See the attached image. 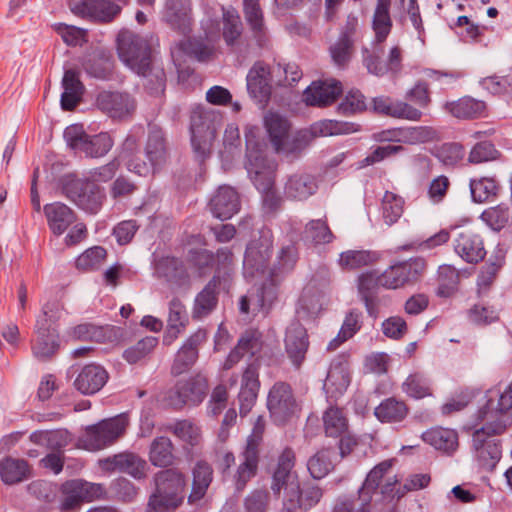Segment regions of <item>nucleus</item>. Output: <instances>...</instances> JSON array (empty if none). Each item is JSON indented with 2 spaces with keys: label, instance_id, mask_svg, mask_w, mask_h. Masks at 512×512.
<instances>
[{
  "label": "nucleus",
  "instance_id": "nucleus-1",
  "mask_svg": "<svg viewBox=\"0 0 512 512\" xmlns=\"http://www.w3.org/2000/svg\"><path fill=\"white\" fill-rule=\"evenodd\" d=\"M426 267L425 258L412 257L406 261L394 262L380 274L375 270L360 274L357 279L358 296L363 302L368 316L373 319L379 316L381 287L398 289L414 285L421 280Z\"/></svg>",
  "mask_w": 512,
  "mask_h": 512
},
{
  "label": "nucleus",
  "instance_id": "nucleus-50",
  "mask_svg": "<svg viewBox=\"0 0 512 512\" xmlns=\"http://www.w3.org/2000/svg\"><path fill=\"white\" fill-rule=\"evenodd\" d=\"M425 127H414L410 129L404 128H390L373 133L372 138L374 141L383 142H401L403 138H411L418 141H424L426 133Z\"/></svg>",
  "mask_w": 512,
  "mask_h": 512
},
{
  "label": "nucleus",
  "instance_id": "nucleus-59",
  "mask_svg": "<svg viewBox=\"0 0 512 512\" xmlns=\"http://www.w3.org/2000/svg\"><path fill=\"white\" fill-rule=\"evenodd\" d=\"M375 261L374 253L366 250H347L340 254L339 264L345 269H359Z\"/></svg>",
  "mask_w": 512,
  "mask_h": 512
},
{
  "label": "nucleus",
  "instance_id": "nucleus-45",
  "mask_svg": "<svg viewBox=\"0 0 512 512\" xmlns=\"http://www.w3.org/2000/svg\"><path fill=\"white\" fill-rule=\"evenodd\" d=\"M480 421L473 427L472 442L490 440L491 437L503 434L508 423L504 418H478Z\"/></svg>",
  "mask_w": 512,
  "mask_h": 512
},
{
  "label": "nucleus",
  "instance_id": "nucleus-53",
  "mask_svg": "<svg viewBox=\"0 0 512 512\" xmlns=\"http://www.w3.org/2000/svg\"><path fill=\"white\" fill-rule=\"evenodd\" d=\"M502 153L496 148L495 144L490 140L477 142L468 154V163L477 165L486 162L499 160Z\"/></svg>",
  "mask_w": 512,
  "mask_h": 512
},
{
  "label": "nucleus",
  "instance_id": "nucleus-2",
  "mask_svg": "<svg viewBox=\"0 0 512 512\" xmlns=\"http://www.w3.org/2000/svg\"><path fill=\"white\" fill-rule=\"evenodd\" d=\"M117 51L122 60L131 70L144 77H155L156 89H164L166 74L164 69H156L152 65L149 43L140 35L121 31L117 36Z\"/></svg>",
  "mask_w": 512,
  "mask_h": 512
},
{
  "label": "nucleus",
  "instance_id": "nucleus-36",
  "mask_svg": "<svg viewBox=\"0 0 512 512\" xmlns=\"http://www.w3.org/2000/svg\"><path fill=\"white\" fill-rule=\"evenodd\" d=\"M213 468L205 460H198L192 469V490L188 496L189 503H196L204 498L213 481Z\"/></svg>",
  "mask_w": 512,
  "mask_h": 512
},
{
  "label": "nucleus",
  "instance_id": "nucleus-54",
  "mask_svg": "<svg viewBox=\"0 0 512 512\" xmlns=\"http://www.w3.org/2000/svg\"><path fill=\"white\" fill-rule=\"evenodd\" d=\"M157 345V337L146 336L135 345L126 348L122 353V358L129 364H136L151 354Z\"/></svg>",
  "mask_w": 512,
  "mask_h": 512
},
{
  "label": "nucleus",
  "instance_id": "nucleus-32",
  "mask_svg": "<svg viewBox=\"0 0 512 512\" xmlns=\"http://www.w3.org/2000/svg\"><path fill=\"white\" fill-rule=\"evenodd\" d=\"M454 247L455 252L469 264H478L487 254L482 237L472 231L459 233Z\"/></svg>",
  "mask_w": 512,
  "mask_h": 512
},
{
  "label": "nucleus",
  "instance_id": "nucleus-43",
  "mask_svg": "<svg viewBox=\"0 0 512 512\" xmlns=\"http://www.w3.org/2000/svg\"><path fill=\"white\" fill-rule=\"evenodd\" d=\"M149 461L153 466L161 468L173 464V444L169 438L160 436L153 440L149 449Z\"/></svg>",
  "mask_w": 512,
  "mask_h": 512
},
{
  "label": "nucleus",
  "instance_id": "nucleus-37",
  "mask_svg": "<svg viewBox=\"0 0 512 512\" xmlns=\"http://www.w3.org/2000/svg\"><path fill=\"white\" fill-rule=\"evenodd\" d=\"M423 440L447 455H452L458 448V434L453 429L435 427L422 434Z\"/></svg>",
  "mask_w": 512,
  "mask_h": 512
},
{
  "label": "nucleus",
  "instance_id": "nucleus-17",
  "mask_svg": "<svg viewBox=\"0 0 512 512\" xmlns=\"http://www.w3.org/2000/svg\"><path fill=\"white\" fill-rule=\"evenodd\" d=\"M310 347L309 334L306 327L298 319H294L286 328L284 348L288 359L296 369H300Z\"/></svg>",
  "mask_w": 512,
  "mask_h": 512
},
{
  "label": "nucleus",
  "instance_id": "nucleus-30",
  "mask_svg": "<svg viewBox=\"0 0 512 512\" xmlns=\"http://www.w3.org/2000/svg\"><path fill=\"white\" fill-rule=\"evenodd\" d=\"M61 84L63 88L60 98L61 108L64 111H73L82 101L85 92L79 70L76 68L65 70Z\"/></svg>",
  "mask_w": 512,
  "mask_h": 512
},
{
  "label": "nucleus",
  "instance_id": "nucleus-20",
  "mask_svg": "<svg viewBox=\"0 0 512 512\" xmlns=\"http://www.w3.org/2000/svg\"><path fill=\"white\" fill-rule=\"evenodd\" d=\"M95 104L99 110L113 119H125L135 111L134 98L127 92L101 91Z\"/></svg>",
  "mask_w": 512,
  "mask_h": 512
},
{
  "label": "nucleus",
  "instance_id": "nucleus-52",
  "mask_svg": "<svg viewBox=\"0 0 512 512\" xmlns=\"http://www.w3.org/2000/svg\"><path fill=\"white\" fill-rule=\"evenodd\" d=\"M333 454V450L324 448L309 458L307 469L313 479L320 480L333 470L334 465L331 459Z\"/></svg>",
  "mask_w": 512,
  "mask_h": 512
},
{
  "label": "nucleus",
  "instance_id": "nucleus-7",
  "mask_svg": "<svg viewBox=\"0 0 512 512\" xmlns=\"http://www.w3.org/2000/svg\"><path fill=\"white\" fill-rule=\"evenodd\" d=\"M67 146L75 153H84L89 158L105 156L113 147L114 141L108 132L88 134L83 124L67 126L63 132Z\"/></svg>",
  "mask_w": 512,
  "mask_h": 512
},
{
  "label": "nucleus",
  "instance_id": "nucleus-3",
  "mask_svg": "<svg viewBox=\"0 0 512 512\" xmlns=\"http://www.w3.org/2000/svg\"><path fill=\"white\" fill-rule=\"evenodd\" d=\"M223 124V114L203 105L195 106L190 114L191 146L195 161L202 166L211 155V147Z\"/></svg>",
  "mask_w": 512,
  "mask_h": 512
},
{
  "label": "nucleus",
  "instance_id": "nucleus-28",
  "mask_svg": "<svg viewBox=\"0 0 512 512\" xmlns=\"http://www.w3.org/2000/svg\"><path fill=\"white\" fill-rule=\"evenodd\" d=\"M444 110L459 120H477L488 116L487 104L483 100L466 95L454 101H447Z\"/></svg>",
  "mask_w": 512,
  "mask_h": 512
},
{
  "label": "nucleus",
  "instance_id": "nucleus-10",
  "mask_svg": "<svg viewBox=\"0 0 512 512\" xmlns=\"http://www.w3.org/2000/svg\"><path fill=\"white\" fill-rule=\"evenodd\" d=\"M273 240L272 230L264 226L258 230V237L254 236L248 242L243 260L246 275L254 277L266 272L273 255Z\"/></svg>",
  "mask_w": 512,
  "mask_h": 512
},
{
  "label": "nucleus",
  "instance_id": "nucleus-29",
  "mask_svg": "<svg viewBox=\"0 0 512 512\" xmlns=\"http://www.w3.org/2000/svg\"><path fill=\"white\" fill-rule=\"evenodd\" d=\"M190 14V0H166L163 10V20L173 30L182 35H188L191 32Z\"/></svg>",
  "mask_w": 512,
  "mask_h": 512
},
{
  "label": "nucleus",
  "instance_id": "nucleus-6",
  "mask_svg": "<svg viewBox=\"0 0 512 512\" xmlns=\"http://www.w3.org/2000/svg\"><path fill=\"white\" fill-rule=\"evenodd\" d=\"M392 465V460H384L377 464L367 474L357 496L339 497L333 507V512H371L373 495Z\"/></svg>",
  "mask_w": 512,
  "mask_h": 512
},
{
  "label": "nucleus",
  "instance_id": "nucleus-63",
  "mask_svg": "<svg viewBox=\"0 0 512 512\" xmlns=\"http://www.w3.org/2000/svg\"><path fill=\"white\" fill-rule=\"evenodd\" d=\"M107 257V251L102 246H93L85 250L76 259V268L83 271L99 268Z\"/></svg>",
  "mask_w": 512,
  "mask_h": 512
},
{
  "label": "nucleus",
  "instance_id": "nucleus-33",
  "mask_svg": "<svg viewBox=\"0 0 512 512\" xmlns=\"http://www.w3.org/2000/svg\"><path fill=\"white\" fill-rule=\"evenodd\" d=\"M81 65L90 77L99 80H110L113 77L114 59L106 50L98 49L86 55Z\"/></svg>",
  "mask_w": 512,
  "mask_h": 512
},
{
  "label": "nucleus",
  "instance_id": "nucleus-40",
  "mask_svg": "<svg viewBox=\"0 0 512 512\" xmlns=\"http://www.w3.org/2000/svg\"><path fill=\"white\" fill-rule=\"evenodd\" d=\"M245 168L259 192L275 187V171L268 159L254 164H246Z\"/></svg>",
  "mask_w": 512,
  "mask_h": 512
},
{
  "label": "nucleus",
  "instance_id": "nucleus-42",
  "mask_svg": "<svg viewBox=\"0 0 512 512\" xmlns=\"http://www.w3.org/2000/svg\"><path fill=\"white\" fill-rule=\"evenodd\" d=\"M469 188L472 201L484 203L495 199L501 187L495 177H480L470 179Z\"/></svg>",
  "mask_w": 512,
  "mask_h": 512
},
{
  "label": "nucleus",
  "instance_id": "nucleus-12",
  "mask_svg": "<svg viewBox=\"0 0 512 512\" xmlns=\"http://www.w3.org/2000/svg\"><path fill=\"white\" fill-rule=\"evenodd\" d=\"M128 0H69L72 13L96 23H110L127 5Z\"/></svg>",
  "mask_w": 512,
  "mask_h": 512
},
{
  "label": "nucleus",
  "instance_id": "nucleus-11",
  "mask_svg": "<svg viewBox=\"0 0 512 512\" xmlns=\"http://www.w3.org/2000/svg\"><path fill=\"white\" fill-rule=\"evenodd\" d=\"M60 510L63 512L79 509L82 503L106 498V488L101 483L83 479H72L62 483Z\"/></svg>",
  "mask_w": 512,
  "mask_h": 512
},
{
  "label": "nucleus",
  "instance_id": "nucleus-62",
  "mask_svg": "<svg viewBox=\"0 0 512 512\" xmlns=\"http://www.w3.org/2000/svg\"><path fill=\"white\" fill-rule=\"evenodd\" d=\"M305 234L315 245L331 243L335 238L327 222L322 219L309 221L305 227Z\"/></svg>",
  "mask_w": 512,
  "mask_h": 512
},
{
  "label": "nucleus",
  "instance_id": "nucleus-35",
  "mask_svg": "<svg viewBox=\"0 0 512 512\" xmlns=\"http://www.w3.org/2000/svg\"><path fill=\"white\" fill-rule=\"evenodd\" d=\"M156 489L163 494L179 498L183 502L186 488L185 475L177 469L168 468L154 475Z\"/></svg>",
  "mask_w": 512,
  "mask_h": 512
},
{
  "label": "nucleus",
  "instance_id": "nucleus-39",
  "mask_svg": "<svg viewBox=\"0 0 512 512\" xmlns=\"http://www.w3.org/2000/svg\"><path fill=\"white\" fill-rule=\"evenodd\" d=\"M264 124L275 150L277 152L284 150L285 141L288 139L291 128L288 119L278 113L270 112L265 116Z\"/></svg>",
  "mask_w": 512,
  "mask_h": 512
},
{
  "label": "nucleus",
  "instance_id": "nucleus-47",
  "mask_svg": "<svg viewBox=\"0 0 512 512\" xmlns=\"http://www.w3.org/2000/svg\"><path fill=\"white\" fill-rule=\"evenodd\" d=\"M112 328L97 326L92 323H81L72 328L70 335L80 341L105 343L111 338Z\"/></svg>",
  "mask_w": 512,
  "mask_h": 512
},
{
  "label": "nucleus",
  "instance_id": "nucleus-16",
  "mask_svg": "<svg viewBox=\"0 0 512 512\" xmlns=\"http://www.w3.org/2000/svg\"><path fill=\"white\" fill-rule=\"evenodd\" d=\"M267 408L270 416H296L302 410L301 403L295 398L291 385L283 381L275 382L270 388Z\"/></svg>",
  "mask_w": 512,
  "mask_h": 512
},
{
  "label": "nucleus",
  "instance_id": "nucleus-56",
  "mask_svg": "<svg viewBox=\"0 0 512 512\" xmlns=\"http://www.w3.org/2000/svg\"><path fill=\"white\" fill-rule=\"evenodd\" d=\"M366 98L358 89H351L338 104L337 112L343 116H352L367 110Z\"/></svg>",
  "mask_w": 512,
  "mask_h": 512
},
{
  "label": "nucleus",
  "instance_id": "nucleus-25",
  "mask_svg": "<svg viewBox=\"0 0 512 512\" xmlns=\"http://www.w3.org/2000/svg\"><path fill=\"white\" fill-rule=\"evenodd\" d=\"M246 80L250 97L261 107H265L272 94L269 69L261 63H255L249 70Z\"/></svg>",
  "mask_w": 512,
  "mask_h": 512
},
{
  "label": "nucleus",
  "instance_id": "nucleus-48",
  "mask_svg": "<svg viewBox=\"0 0 512 512\" xmlns=\"http://www.w3.org/2000/svg\"><path fill=\"white\" fill-rule=\"evenodd\" d=\"M472 445L480 466L486 469L495 467L502 454L501 445L498 441L484 440L479 443L472 442Z\"/></svg>",
  "mask_w": 512,
  "mask_h": 512
},
{
  "label": "nucleus",
  "instance_id": "nucleus-41",
  "mask_svg": "<svg viewBox=\"0 0 512 512\" xmlns=\"http://www.w3.org/2000/svg\"><path fill=\"white\" fill-rule=\"evenodd\" d=\"M29 473L28 462L24 459L6 457L0 461V478L7 485L24 481Z\"/></svg>",
  "mask_w": 512,
  "mask_h": 512
},
{
  "label": "nucleus",
  "instance_id": "nucleus-4",
  "mask_svg": "<svg viewBox=\"0 0 512 512\" xmlns=\"http://www.w3.org/2000/svg\"><path fill=\"white\" fill-rule=\"evenodd\" d=\"M146 161L139 155L132 154L125 165L130 172L139 176H147L158 172L167 162L169 157V148L166 134L161 127L156 124L148 125V135L144 148Z\"/></svg>",
  "mask_w": 512,
  "mask_h": 512
},
{
  "label": "nucleus",
  "instance_id": "nucleus-19",
  "mask_svg": "<svg viewBox=\"0 0 512 512\" xmlns=\"http://www.w3.org/2000/svg\"><path fill=\"white\" fill-rule=\"evenodd\" d=\"M350 357L349 352H341L330 363L324 389L331 397L343 395L351 383Z\"/></svg>",
  "mask_w": 512,
  "mask_h": 512
},
{
  "label": "nucleus",
  "instance_id": "nucleus-46",
  "mask_svg": "<svg viewBox=\"0 0 512 512\" xmlns=\"http://www.w3.org/2000/svg\"><path fill=\"white\" fill-rule=\"evenodd\" d=\"M223 30L222 36L226 45L233 48L242 35V22L240 16L234 8L226 9L221 6Z\"/></svg>",
  "mask_w": 512,
  "mask_h": 512
},
{
  "label": "nucleus",
  "instance_id": "nucleus-15",
  "mask_svg": "<svg viewBox=\"0 0 512 512\" xmlns=\"http://www.w3.org/2000/svg\"><path fill=\"white\" fill-rule=\"evenodd\" d=\"M100 469L107 473L127 474L135 480L145 479L148 464L145 459L134 452L124 451L98 461Z\"/></svg>",
  "mask_w": 512,
  "mask_h": 512
},
{
  "label": "nucleus",
  "instance_id": "nucleus-18",
  "mask_svg": "<svg viewBox=\"0 0 512 512\" xmlns=\"http://www.w3.org/2000/svg\"><path fill=\"white\" fill-rule=\"evenodd\" d=\"M233 253L228 247L219 248L216 253L204 248H191L188 250L187 259L200 274H205L213 268H223L232 273L229 265L232 263Z\"/></svg>",
  "mask_w": 512,
  "mask_h": 512
},
{
  "label": "nucleus",
  "instance_id": "nucleus-49",
  "mask_svg": "<svg viewBox=\"0 0 512 512\" xmlns=\"http://www.w3.org/2000/svg\"><path fill=\"white\" fill-rule=\"evenodd\" d=\"M354 32V25L348 23L341 32L337 42L330 48L332 59L338 66H345L350 59L353 46L352 35Z\"/></svg>",
  "mask_w": 512,
  "mask_h": 512
},
{
  "label": "nucleus",
  "instance_id": "nucleus-57",
  "mask_svg": "<svg viewBox=\"0 0 512 512\" xmlns=\"http://www.w3.org/2000/svg\"><path fill=\"white\" fill-rule=\"evenodd\" d=\"M179 49L186 55L199 62L208 61L214 54V48L207 45L202 39L188 38L179 43Z\"/></svg>",
  "mask_w": 512,
  "mask_h": 512
},
{
  "label": "nucleus",
  "instance_id": "nucleus-60",
  "mask_svg": "<svg viewBox=\"0 0 512 512\" xmlns=\"http://www.w3.org/2000/svg\"><path fill=\"white\" fill-rule=\"evenodd\" d=\"M251 297L255 298L256 304L260 309H269L277 299L278 289L272 278L266 279L260 285L254 286Z\"/></svg>",
  "mask_w": 512,
  "mask_h": 512
},
{
  "label": "nucleus",
  "instance_id": "nucleus-58",
  "mask_svg": "<svg viewBox=\"0 0 512 512\" xmlns=\"http://www.w3.org/2000/svg\"><path fill=\"white\" fill-rule=\"evenodd\" d=\"M480 218L494 231L499 232L509 222V207L505 203H500L494 207L484 210Z\"/></svg>",
  "mask_w": 512,
  "mask_h": 512
},
{
  "label": "nucleus",
  "instance_id": "nucleus-31",
  "mask_svg": "<svg viewBox=\"0 0 512 512\" xmlns=\"http://www.w3.org/2000/svg\"><path fill=\"white\" fill-rule=\"evenodd\" d=\"M36 339L32 343L33 355L41 360H50L60 348V335L58 329L43 328L40 321L35 324Z\"/></svg>",
  "mask_w": 512,
  "mask_h": 512
},
{
  "label": "nucleus",
  "instance_id": "nucleus-23",
  "mask_svg": "<svg viewBox=\"0 0 512 512\" xmlns=\"http://www.w3.org/2000/svg\"><path fill=\"white\" fill-rule=\"evenodd\" d=\"M323 489L316 483L306 481L302 484L291 483L284 499L300 511H309L322 499Z\"/></svg>",
  "mask_w": 512,
  "mask_h": 512
},
{
  "label": "nucleus",
  "instance_id": "nucleus-34",
  "mask_svg": "<svg viewBox=\"0 0 512 512\" xmlns=\"http://www.w3.org/2000/svg\"><path fill=\"white\" fill-rule=\"evenodd\" d=\"M43 210L48 227L55 236L62 235L76 220L74 211L62 202L46 204Z\"/></svg>",
  "mask_w": 512,
  "mask_h": 512
},
{
  "label": "nucleus",
  "instance_id": "nucleus-27",
  "mask_svg": "<svg viewBox=\"0 0 512 512\" xmlns=\"http://www.w3.org/2000/svg\"><path fill=\"white\" fill-rule=\"evenodd\" d=\"M109 380L108 371L100 364L84 365L74 380V387L84 395H94L99 392Z\"/></svg>",
  "mask_w": 512,
  "mask_h": 512
},
{
  "label": "nucleus",
  "instance_id": "nucleus-5",
  "mask_svg": "<svg viewBox=\"0 0 512 512\" xmlns=\"http://www.w3.org/2000/svg\"><path fill=\"white\" fill-rule=\"evenodd\" d=\"M62 194L80 209L96 214L106 198L104 188L91 179H81L75 174H67L60 178Z\"/></svg>",
  "mask_w": 512,
  "mask_h": 512
},
{
  "label": "nucleus",
  "instance_id": "nucleus-21",
  "mask_svg": "<svg viewBox=\"0 0 512 512\" xmlns=\"http://www.w3.org/2000/svg\"><path fill=\"white\" fill-rule=\"evenodd\" d=\"M206 340L207 331L203 328L190 335L175 355L171 374L179 376L190 370L199 358V346Z\"/></svg>",
  "mask_w": 512,
  "mask_h": 512
},
{
  "label": "nucleus",
  "instance_id": "nucleus-9",
  "mask_svg": "<svg viewBox=\"0 0 512 512\" xmlns=\"http://www.w3.org/2000/svg\"><path fill=\"white\" fill-rule=\"evenodd\" d=\"M360 130L361 125L354 122L324 119L313 123L310 127V133L300 131L293 137L291 141L288 142L286 140L283 151L297 155L300 154L309 145V142L312 138L351 134Z\"/></svg>",
  "mask_w": 512,
  "mask_h": 512
},
{
  "label": "nucleus",
  "instance_id": "nucleus-55",
  "mask_svg": "<svg viewBox=\"0 0 512 512\" xmlns=\"http://www.w3.org/2000/svg\"><path fill=\"white\" fill-rule=\"evenodd\" d=\"M245 19L253 33L257 45L264 47L267 42L266 29L264 25L263 12L260 6L251 5L244 9Z\"/></svg>",
  "mask_w": 512,
  "mask_h": 512
},
{
  "label": "nucleus",
  "instance_id": "nucleus-8",
  "mask_svg": "<svg viewBox=\"0 0 512 512\" xmlns=\"http://www.w3.org/2000/svg\"><path fill=\"white\" fill-rule=\"evenodd\" d=\"M128 426V418H102L95 425L88 426L78 438V446L88 451H98L112 445Z\"/></svg>",
  "mask_w": 512,
  "mask_h": 512
},
{
  "label": "nucleus",
  "instance_id": "nucleus-64",
  "mask_svg": "<svg viewBox=\"0 0 512 512\" xmlns=\"http://www.w3.org/2000/svg\"><path fill=\"white\" fill-rule=\"evenodd\" d=\"M269 504V492L264 489H255L244 498V512H268Z\"/></svg>",
  "mask_w": 512,
  "mask_h": 512
},
{
  "label": "nucleus",
  "instance_id": "nucleus-26",
  "mask_svg": "<svg viewBox=\"0 0 512 512\" xmlns=\"http://www.w3.org/2000/svg\"><path fill=\"white\" fill-rule=\"evenodd\" d=\"M343 92L340 81L334 80L331 83L326 81L312 82L304 90V100L308 106L327 107L333 104Z\"/></svg>",
  "mask_w": 512,
  "mask_h": 512
},
{
  "label": "nucleus",
  "instance_id": "nucleus-24",
  "mask_svg": "<svg viewBox=\"0 0 512 512\" xmlns=\"http://www.w3.org/2000/svg\"><path fill=\"white\" fill-rule=\"evenodd\" d=\"M238 465L231 475L234 488L242 492L248 483L256 477L260 463V450L243 447L238 455Z\"/></svg>",
  "mask_w": 512,
  "mask_h": 512
},
{
  "label": "nucleus",
  "instance_id": "nucleus-38",
  "mask_svg": "<svg viewBox=\"0 0 512 512\" xmlns=\"http://www.w3.org/2000/svg\"><path fill=\"white\" fill-rule=\"evenodd\" d=\"M318 189L316 178L310 174H294L285 184V195L289 199L305 200Z\"/></svg>",
  "mask_w": 512,
  "mask_h": 512
},
{
  "label": "nucleus",
  "instance_id": "nucleus-13",
  "mask_svg": "<svg viewBox=\"0 0 512 512\" xmlns=\"http://www.w3.org/2000/svg\"><path fill=\"white\" fill-rule=\"evenodd\" d=\"M232 284V273L222 267L214 271L213 277L196 295L193 305V317L202 318L209 315L218 305L220 290L227 291Z\"/></svg>",
  "mask_w": 512,
  "mask_h": 512
},
{
  "label": "nucleus",
  "instance_id": "nucleus-44",
  "mask_svg": "<svg viewBox=\"0 0 512 512\" xmlns=\"http://www.w3.org/2000/svg\"><path fill=\"white\" fill-rule=\"evenodd\" d=\"M465 147L459 142H445L435 148L433 155L446 168H456L465 158Z\"/></svg>",
  "mask_w": 512,
  "mask_h": 512
},
{
  "label": "nucleus",
  "instance_id": "nucleus-61",
  "mask_svg": "<svg viewBox=\"0 0 512 512\" xmlns=\"http://www.w3.org/2000/svg\"><path fill=\"white\" fill-rule=\"evenodd\" d=\"M477 392L474 389L463 388L456 392L452 397L442 405L441 412L443 415H449L460 412L465 409L476 398Z\"/></svg>",
  "mask_w": 512,
  "mask_h": 512
},
{
  "label": "nucleus",
  "instance_id": "nucleus-51",
  "mask_svg": "<svg viewBox=\"0 0 512 512\" xmlns=\"http://www.w3.org/2000/svg\"><path fill=\"white\" fill-rule=\"evenodd\" d=\"M178 382L190 404H200L207 395L208 380L201 373H197L185 381Z\"/></svg>",
  "mask_w": 512,
  "mask_h": 512
},
{
  "label": "nucleus",
  "instance_id": "nucleus-22",
  "mask_svg": "<svg viewBox=\"0 0 512 512\" xmlns=\"http://www.w3.org/2000/svg\"><path fill=\"white\" fill-rule=\"evenodd\" d=\"M213 217L225 221L231 219L241 208L240 195L229 185L219 186L208 203Z\"/></svg>",
  "mask_w": 512,
  "mask_h": 512
},
{
  "label": "nucleus",
  "instance_id": "nucleus-14",
  "mask_svg": "<svg viewBox=\"0 0 512 512\" xmlns=\"http://www.w3.org/2000/svg\"><path fill=\"white\" fill-rule=\"evenodd\" d=\"M155 274L173 290H188L191 287V275L182 258L166 255L154 263Z\"/></svg>",
  "mask_w": 512,
  "mask_h": 512
}]
</instances>
